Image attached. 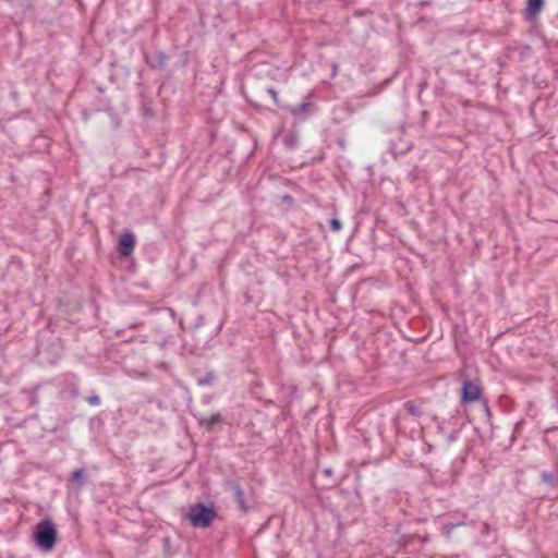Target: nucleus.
I'll use <instances>...</instances> for the list:
<instances>
[{"label":"nucleus","mask_w":558,"mask_h":558,"mask_svg":"<svg viewBox=\"0 0 558 558\" xmlns=\"http://www.w3.org/2000/svg\"><path fill=\"white\" fill-rule=\"evenodd\" d=\"M267 93L272 97L274 102L277 107H281V108L283 107L280 105L279 98H278V92L274 87L267 88Z\"/></svg>","instance_id":"b1692460"},{"label":"nucleus","mask_w":558,"mask_h":558,"mask_svg":"<svg viewBox=\"0 0 558 558\" xmlns=\"http://www.w3.org/2000/svg\"><path fill=\"white\" fill-rule=\"evenodd\" d=\"M403 129H404L403 125H400L399 129H398V132L399 133H403Z\"/></svg>","instance_id":"2f4dec72"},{"label":"nucleus","mask_w":558,"mask_h":558,"mask_svg":"<svg viewBox=\"0 0 558 558\" xmlns=\"http://www.w3.org/2000/svg\"><path fill=\"white\" fill-rule=\"evenodd\" d=\"M333 471L331 468H326L323 470V474L326 476V477H330L332 475Z\"/></svg>","instance_id":"cd10ccee"},{"label":"nucleus","mask_w":558,"mask_h":558,"mask_svg":"<svg viewBox=\"0 0 558 558\" xmlns=\"http://www.w3.org/2000/svg\"><path fill=\"white\" fill-rule=\"evenodd\" d=\"M544 0H526L523 16L527 22H534L544 8Z\"/></svg>","instance_id":"0eeeda50"},{"label":"nucleus","mask_w":558,"mask_h":558,"mask_svg":"<svg viewBox=\"0 0 558 558\" xmlns=\"http://www.w3.org/2000/svg\"><path fill=\"white\" fill-rule=\"evenodd\" d=\"M498 558H510L509 556H506V555H501L499 556Z\"/></svg>","instance_id":"72a5a7b5"},{"label":"nucleus","mask_w":558,"mask_h":558,"mask_svg":"<svg viewBox=\"0 0 558 558\" xmlns=\"http://www.w3.org/2000/svg\"><path fill=\"white\" fill-rule=\"evenodd\" d=\"M553 430H558V426H550V427H547V428L545 429V433L547 434V433L553 432Z\"/></svg>","instance_id":"c756f323"},{"label":"nucleus","mask_w":558,"mask_h":558,"mask_svg":"<svg viewBox=\"0 0 558 558\" xmlns=\"http://www.w3.org/2000/svg\"><path fill=\"white\" fill-rule=\"evenodd\" d=\"M162 549L167 557H172L175 554V550L172 549L171 539L169 537H165L162 539Z\"/></svg>","instance_id":"6ab92c4d"},{"label":"nucleus","mask_w":558,"mask_h":558,"mask_svg":"<svg viewBox=\"0 0 558 558\" xmlns=\"http://www.w3.org/2000/svg\"><path fill=\"white\" fill-rule=\"evenodd\" d=\"M223 421L220 413H214L209 416H203L198 420V424L208 430H211L215 425L220 424Z\"/></svg>","instance_id":"ddd939ff"},{"label":"nucleus","mask_w":558,"mask_h":558,"mask_svg":"<svg viewBox=\"0 0 558 558\" xmlns=\"http://www.w3.org/2000/svg\"><path fill=\"white\" fill-rule=\"evenodd\" d=\"M225 489L232 494L239 510L246 514L252 509V506L247 501L246 494L238 477H228L225 480Z\"/></svg>","instance_id":"20e7f679"},{"label":"nucleus","mask_w":558,"mask_h":558,"mask_svg":"<svg viewBox=\"0 0 558 558\" xmlns=\"http://www.w3.org/2000/svg\"><path fill=\"white\" fill-rule=\"evenodd\" d=\"M38 389V386H36L33 390L23 389V392H26L29 395V401L32 405H35L38 403V397L36 395V390Z\"/></svg>","instance_id":"412c9836"},{"label":"nucleus","mask_w":558,"mask_h":558,"mask_svg":"<svg viewBox=\"0 0 558 558\" xmlns=\"http://www.w3.org/2000/svg\"><path fill=\"white\" fill-rule=\"evenodd\" d=\"M294 203H295V199L291 195L286 194V195H282L279 197V201L276 202V205L280 206L281 204H284L286 205L284 210H288L291 207H293Z\"/></svg>","instance_id":"f3484780"},{"label":"nucleus","mask_w":558,"mask_h":558,"mask_svg":"<svg viewBox=\"0 0 558 558\" xmlns=\"http://www.w3.org/2000/svg\"><path fill=\"white\" fill-rule=\"evenodd\" d=\"M141 110H142L143 116H145V117L154 116V111H153L151 107L147 104H143L141 107Z\"/></svg>","instance_id":"393cba45"},{"label":"nucleus","mask_w":558,"mask_h":558,"mask_svg":"<svg viewBox=\"0 0 558 558\" xmlns=\"http://www.w3.org/2000/svg\"><path fill=\"white\" fill-rule=\"evenodd\" d=\"M202 320H203V318L199 317V319H197L196 326H199L202 324Z\"/></svg>","instance_id":"473e14b6"},{"label":"nucleus","mask_w":558,"mask_h":558,"mask_svg":"<svg viewBox=\"0 0 558 558\" xmlns=\"http://www.w3.org/2000/svg\"><path fill=\"white\" fill-rule=\"evenodd\" d=\"M339 144H340L341 146H343L344 141H343V140H341V141L339 142Z\"/></svg>","instance_id":"f704fd0d"},{"label":"nucleus","mask_w":558,"mask_h":558,"mask_svg":"<svg viewBox=\"0 0 558 558\" xmlns=\"http://www.w3.org/2000/svg\"><path fill=\"white\" fill-rule=\"evenodd\" d=\"M218 518V510L213 502H195L190 505L183 519L189 521L194 529H207Z\"/></svg>","instance_id":"f257e3e1"},{"label":"nucleus","mask_w":558,"mask_h":558,"mask_svg":"<svg viewBox=\"0 0 558 558\" xmlns=\"http://www.w3.org/2000/svg\"><path fill=\"white\" fill-rule=\"evenodd\" d=\"M33 541L43 553H49L56 547L59 536L51 518L47 517L35 525Z\"/></svg>","instance_id":"f03ea898"},{"label":"nucleus","mask_w":558,"mask_h":558,"mask_svg":"<svg viewBox=\"0 0 558 558\" xmlns=\"http://www.w3.org/2000/svg\"><path fill=\"white\" fill-rule=\"evenodd\" d=\"M141 325H142V323H134V324H131V325H130V328H131V329H134V328H137V327H138V326H141Z\"/></svg>","instance_id":"7c9ffc66"},{"label":"nucleus","mask_w":558,"mask_h":558,"mask_svg":"<svg viewBox=\"0 0 558 558\" xmlns=\"http://www.w3.org/2000/svg\"><path fill=\"white\" fill-rule=\"evenodd\" d=\"M279 390L283 393L287 403H291L298 399V386L294 384L280 383Z\"/></svg>","instance_id":"f8f14e48"},{"label":"nucleus","mask_w":558,"mask_h":558,"mask_svg":"<svg viewBox=\"0 0 558 558\" xmlns=\"http://www.w3.org/2000/svg\"><path fill=\"white\" fill-rule=\"evenodd\" d=\"M458 438V430H453L449 436H448V440L449 441H456Z\"/></svg>","instance_id":"bb28decb"},{"label":"nucleus","mask_w":558,"mask_h":558,"mask_svg":"<svg viewBox=\"0 0 558 558\" xmlns=\"http://www.w3.org/2000/svg\"><path fill=\"white\" fill-rule=\"evenodd\" d=\"M412 146L413 144L411 141L403 142L402 140H400L399 142H396L391 140L389 150L393 156H396L397 154H404L409 151L412 148Z\"/></svg>","instance_id":"4468645a"},{"label":"nucleus","mask_w":558,"mask_h":558,"mask_svg":"<svg viewBox=\"0 0 558 558\" xmlns=\"http://www.w3.org/2000/svg\"><path fill=\"white\" fill-rule=\"evenodd\" d=\"M478 402L482 405L483 416L485 417L486 422L489 423L492 420V412H490V408H489L487 398L484 397Z\"/></svg>","instance_id":"a211bd4d"},{"label":"nucleus","mask_w":558,"mask_h":558,"mask_svg":"<svg viewBox=\"0 0 558 558\" xmlns=\"http://www.w3.org/2000/svg\"><path fill=\"white\" fill-rule=\"evenodd\" d=\"M85 400L90 404V405H99L100 404V398L97 393H93L88 397L85 398Z\"/></svg>","instance_id":"5701e85b"},{"label":"nucleus","mask_w":558,"mask_h":558,"mask_svg":"<svg viewBox=\"0 0 558 558\" xmlns=\"http://www.w3.org/2000/svg\"><path fill=\"white\" fill-rule=\"evenodd\" d=\"M282 143L287 148L294 149L298 146L299 136L294 132H288L283 135Z\"/></svg>","instance_id":"2eb2a0df"},{"label":"nucleus","mask_w":558,"mask_h":558,"mask_svg":"<svg viewBox=\"0 0 558 558\" xmlns=\"http://www.w3.org/2000/svg\"><path fill=\"white\" fill-rule=\"evenodd\" d=\"M194 375H195L196 383L199 386H213L218 379L216 372L213 369L207 371L204 374H201L199 372H195Z\"/></svg>","instance_id":"9b49d317"},{"label":"nucleus","mask_w":558,"mask_h":558,"mask_svg":"<svg viewBox=\"0 0 558 558\" xmlns=\"http://www.w3.org/2000/svg\"><path fill=\"white\" fill-rule=\"evenodd\" d=\"M403 408L410 415L414 417H421L423 415L422 409L418 405H416L414 401L404 402Z\"/></svg>","instance_id":"dca6fc26"},{"label":"nucleus","mask_w":558,"mask_h":558,"mask_svg":"<svg viewBox=\"0 0 558 558\" xmlns=\"http://www.w3.org/2000/svg\"><path fill=\"white\" fill-rule=\"evenodd\" d=\"M143 59L150 70H163L169 56L162 50H154L153 54L143 52Z\"/></svg>","instance_id":"423d86ee"},{"label":"nucleus","mask_w":558,"mask_h":558,"mask_svg":"<svg viewBox=\"0 0 558 558\" xmlns=\"http://www.w3.org/2000/svg\"><path fill=\"white\" fill-rule=\"evenodd\" d=\"M541 481L542 483L546 484L553 493V499L558 498V471L555 472H548L543 471L541 473Z\"/></svg>","instance_id":"6e6552de"},{"label":"nucleus","mask_w":558,"mask_h":558,"mask_svg":"<svg viewBox=\"0 0 558 558\" xmlns=\"http://www.w3.org/2000/svg\"><path fill=\"white\" fill-rule=\"evenodd\" d=\"M311 97H312V94H308L307 96H305L303 98V101L299 106H295V107L287 106V107H282V109L289 111L294 117L302 116V114L308 112V110L311 108H314V105L311 101Z\"/></svg>","instance_id":"1a4fd4ad"},{"label":"nucleus","mask_w":558,"mask_h":558,"mask_svg":"<svg viewBox=\"0 0 558 558\" xmlns=\"http://www.w3.org/2000/svg\"><path fill=\"white\" fill-rule=\"evenodd\" d=\"M329 227H330L331 231L338 232V231L341 230L342 223H341V221L338 218H331L329 220Z\"/></svg>","instance_id":"4be33fe9"},{"label":"nucleus","mask_w":558,"mask_h":558,"mask_svg":"<svg viewBox=\"0 0 558 558\" xmlns=\"http://www.w3.org/2000/svg\"><path fill=\"white\" fill-rule=\"evenodd\" d=\"M489 525L487 523H483L482 525V533L487 534L489 532Z\"/></svg>","instance_id":"c85d7f7f"},{"label":"nucleus","mask_w":558,"mask_h":558,"mask_svg":"<svg viewBox=\"0 0 558 558\" xmlns=\"http://www.w3.org/2000/svg\"><path fill=\"white\" fill-rule=\"evenodd\" d=\"M70 482L74 484V488L80 490L88 482V475L84 469H76L71 473Z\"/></svg>","instance_id":"9d476101"},{"label":"nucleus","mask_w":558,"mask_h":558,"mask_svg":"<svg viewBox=\"0 0 558 558\" xmlns=\"http://www.w3.org/2000/svg\"><path fill=\"white\" fill-rule=\"evenodd\" d=\"M463 523L462 522H458V523H447L444 525V532L449 535L451 533V531L459 526V525H462Z\"/></svg>","instance_id":"a878e982"},{"label":"nucleus","mask_w":558,"mask_h":558,"mask_svg":"<svg viewBox=\"0 0 558 558\" xmlns=\"http://www.w3.org/2000/svg\"><path fill=\"white\" fill-rule=\"evenodd\" d=\"M459 378L461 380L460 402L462 405L478 402L484 398L478 378L472 379L465 372H461Z\"/></svg>","instance_id":"7ed1b4c3"},{"label":"nucleus","mask_w":558,"mask_h":558,"mask_svg":"<svg viewBox=\"0 0 558 558\" xmlns=\"http://www.w3.org/2000/svg\"><path fill=\"white\" fill-rule=\"evenodd\" d=\"M136 244L134 233L130 229H125L118 239L117 251L122 257L132 255Z\"/></svg>","instance_id":"39448f33"},{"label":"nucleus","mask_w":558,"mask_h":558,"mask_svg":"<svg viewBox=\"0 0 558 558\" xmlns=\"http://www.w3.org/2000/svg\"><path fill=\"white\" fill-rule=\"evenodd\" d=\"M279 558H283V557H279Z\"/></svg>","instance_id":"c9c22d12"},{"label":"nucleus","mask_w":558,"mask_h":558,"mask_svg":"<svg viewBox=\"0 0 558 558\" xmlns=\"http://www.w3.org/2000/svg\"><path fill=\"white\" fill-rule=\"evenodd\" d=\"M68 388H69L71 398L75 399V398L80 397V389H78V385L76 383H70L68 385Z\"/></svg>","instance_id":"aec40b11"}]
</instances>
